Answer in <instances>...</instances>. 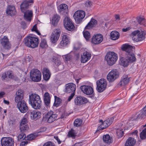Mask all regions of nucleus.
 I'll return each instance as SVG.
<instances>
[{
  "label": "nucleus",
  "instance_id": "51",
  "mask_svg": "<svg viewBox=\"0 0 146 146\" xmlns=\"http://www.w3.org/2000/svg\"><path fill=\"white\" fill-rule=\"evenodd\" d=\"M114 118L113 117L109 118L105 120L108 125L109 126L113 122V121Z\"/></svg>",
  "mask_w": 146,
  "mask_h": 146
},
{
  "label": "nucleus",
  "instance_id": "26",
  "mask_svg": "<svg viewBox=\"0 0 146 146\" xmlns=\"http://www.w3.org/2000/svg\"><path fill=\"white\" fill-rule=\"evenodd\" d=\"M43 77L45 80H48L49 79L51 74L49 70L46 68H43L42 70Z\"/></svg>",
  "mask_w": 146,
  "mask_h": 146
},
{
  "label": "nucleus",
  "instance_id": "62",
  "mask_svg": "<svg viewBox=\"0 0 146 146\" xmlns=\"http://www.w3.org/2000/svg\"><path fill=\"white\" fill-rule=\"evenodd\" d=\"M57 65H58L60 64V61L58 59L55 60V61L54 62Z\"/></svg>",
  "mask_w": 146,
  "mask_h": 146
},
{
  "label": "nucleus",
  "instance_id": "5",
  "mask_svg": "<svg viewBox=\"0 0 146 146\" xmlns=\"http://www.w3.org/2000/svg\"><path fill=\"white\" fill-rule=\"evenodd\" d=\"M105 59L108 64L110 66L113 64L117 59V54L113 52H109L107 54Z\"/></svg>",
  "mask_w": 146,
  "mask_h": 146
},
{
  "label": "nucleus",
  "instance_id": "19",
  "mask_svg": "<svg viewBox=\"0 0 146 146\" xmlns=\"http://www.w3.org/2000/svg\"><path fill=\"white\" fill-rule=\"evenodd\" d=\"M21 12L24 14V19L27 21H30L33 16V11L31 10L27 9Z\"/></svg>",
  "mask_w": 146,
  "mask_h": 146
},
{
  "label": "nucleus",
  "instance_id": "15",
  "mask_svg": "<svg viewBox=\"0 0 146 146\" xmlns=\"http://www.w3.org/2000/svg\"><path fill=\"white\" fill-rule=\"evenodd\" d=\"M88 102V101L86 98L81 96L76 97L74 100L75 104L79 106L86 103Z\"/></svg>",
  "mask_w": 146,
  "mask_h": 146
},
{
  "label": "nucleus",
  "instance_id": "44",
  "mask_svg": "<svg viewBox=\"0 0 146 146\" xmlns=\"http://www.w3.org/2000/svg\"><path fill=\"white\" fill-rule=\"evenodd\" d=\"M76 131L73 129H71V130L68 132V135L69 137L74 138L76 136Z\"/></svg>",
  "mask_w": 146,
  "mask_h": 146
},
{
  "label": "nucleus",
  "instance_id": "58",
  "mask_svg": "<svg viewBox=\"0 0 146 146\" xmlns=\"http://www.w3.org/2000/svg\"><path fill=\"white\" fill-rule=\"evenodd\" d=\"M131 29V27H128L126 28H123L122 29V31L123 32H126L130 30Z\"/></svg>",
  "mask_w": 146,
  "mask_h": 146
},
{
  "label": "nucleus",
  "instance_id": "48",
  "mask_svg": "<svg viewBox=\"0 0 146 146\" xmlns=\"http://www.w3.org/2000/svg\"><path fill=\"white\" fill-rule=\"evenodd\" d=\"M140 137L142 139H144L146 138V128L141 133Z\"/></svg>",
  "mask_w": 146,
  "mask_h": 146
},
{
  "label": "nucleus",
  "instance_id": "30",
  "mask_svg": "<svg viewBox=\"0 0 146 146\" xmlns=\"http://www.w3.org/2000/svg\"><path fill=\"white\" fill-rule=\"evenodd\" d=\"M60 19V17L57 14L54 15L52 17L51 23L54 26L57 25Z\"/></svg>",
  "mask_w": 146,
  "mask_h": 146
},
{
  "label": "nucleus",
  "instance_id": "61",
  "mask_svg": "<svg viewBox=\"0 0 146 146\" xmlns=\"http://www.w3.org/2000/svg\"><path fill=\"white\" fill-rule=\"evenodd\" d=\"M54 138L57 141L58 143L60 144L61 143V141H60L58 137L57 136H54Z\"/></svg>",
  "mask_w": 146,
  "mask_h": 146
},
{
  "label": "nucleus",
  "instance_id": "4",
  "mask_svg": "<svg viewBox=\"0 0 146 146\" xmlns=\"http://www.w3.org/2000/svg\"><path fill=\"white\" fill-rule=\"evenodd\" d=\"M130 35L132 37L133 40L136 42L141 41L145 38L144 32L138 30L132 32Z\"/></svg>",
  "mask_w": 146,
  "mask_h": 146
},
{
  "label": "nucleus",
  "instance_id": "22",
  "mask_svg": "<svg viewBox=\"0 0 146 146\" xmlns=\"http://www.w3.org/2000/svg\"><path fill=\"white\" fill-rule=\"evenodd\" d=\"M17 108L22 113H25L28 110V108L25 102L20 104L17 105Z\"/></svg>",
  "mask_w": 146,
  "mask_h": 146
},
{
  "label": "nucleus",
  "instance_id": "40",
  "mask_svg": "<svg viewBox=\"0 0 146 146\" xmlns=\"http://www.w3.org/2000/svg\"><path fill=\"white\" fill-rule=\"evenodd\" d=\"M23 97H18L17 96H16L15 97V102L17 104V105L20 104L22 102H25L23 100Z\"/></svg>",
  "mask_w": 146,
  "mask_h": 146
},
{
  "label": "nucleus",
  "instance_id": "14",
  "mask_svg": "<svg viewBox=\"0 0 146 146\" xmlns=\"http://www.w3.org/2000/svg\"><path fill=\"white\" fill-rule=\"evenodd\" d=\"M80 88L84 93L87 95H92L94 93L92 88L89 86H81Z\"/></svg>",
  "mask_w": 146,
  "mask_h": 146
},
{
  "label": "nucleus",
  "instance_id": "24",
  "mask_svg": "<svg viewBox=\"0 0 146 146\" xmlns=\"http://www.w3.org/2000/svg\"><path fill=\"white\" fill-rule=\"evenodd\" d=\"M7 14L9 15L13 16L16 14V11L14 6L9 5L8 6L6 11Z\"/></svg>",
  "mask_w": 146,
  "mask_h": 146
},
{
  "label": "nucleus",
  "instance_id": "13",
  "mask_svg": "<svg viewBox=\"0 0 146 146\" xmlns=\"http://www.w3.org/2000/svg\"><path fill=\"white\" fill-rule=\"evenodd\" d=\"M57 116L52 111H50L45 115V117L48 123H51L56 119Z\"/></svg>",
  "mask_w": 146,
  "mask_h": 146
},
{
  "label": "nucleus",
  "instance_id": "2",
  "mask_svg": "<svg viewBox=\"0 0 146 146\" xmlns=\"http://www.w3.org/2000/svg\"><path fill=\"white\" fill-rule=\"evenodd\" d=\"M29 104L35 109H39L41 107L40 98L36 94L33 93L29 95Z\"/></svg>",
  "mask_w": 146,
  "mask_h": 146
},
{
  "label": "nucleus",
  "instance_id": "38",
  "mask_svg": "<svg viewBox=\"0 0 146 146\" xmlns=\"http://www.w3.org/2000/svg\"><path fill=\"white\" fill-rule=\"evenodd\" d=\"M137 20L139 23L141 25L146 26V23H145V18L142 17H139L137 19Z\"/></svg>",
  "mask_w": 146,
  "mask_h": 146
},
{
  "label": "nucleus",
  "instance_id": "47",
  "mask_svg": "<svg viewBox=\"0 0 146 146\" xmlns=\"http://www.w3.org/2000/svg\"><path fill=\"white\" fill-rule=\"evenodd\" d=\"M93 2L91 1H88L84 4V7L85 9L90 7L92 5Z\"/></svg>",
  "mask_w": 146,
  "mask_h": 146
},
{
  "label": "nucleus",
  "instance_id": "33",
  "mask_svg": "<svg viewBox=\"0 0 146 146\" xmlns=\"http://www.w3.org/2000/svg\"><path fill=\"white\" fill-rule=\"evenodd\" d=\"M119 37V34L118 32L114 31H112L110 34V38L113 40L117 39Z\"/></svg>",
  "mask_w": 146,
  "mask_h": 146
},
{
  "label": "nucleus",
  "instance_id": "34",
  "mask_svg": "<svg viewBox=\"0 0 146 146\" xmlns=\"http://www.w3.org/2000/svg\"><path fill=\"white\" fill-rule=\"evenodd\" d=\"M44 101L46 106H49L50 103V100L49 94L48 92L45 93L44 94Z\"/></svg>",
  "mask_w": 146,
  "mask_h": 146
},
{
  "label": "nucleus",
  "instance_id": "8",
  "mask_svg": "<svg viewBox=\"0 0 146 146\" xmlns=\"http://www.w3.org/2000/svg\"><path fill=\"white\" fill-rule=\"evenodd\" d=\"M85 16V13L82 10H78L76 11L73 15L74 18L77 23H80Z\"/></svg>",
  "mask_w": 146,
  "mask_h": 146
},
{
  "label": "nucleus",
  "instance_id": "7",
  "mask_svg": "<svg viewBox=\"0 0 146 146\" xmlns=\"http://www.w3.org/2000/svg\"><path fill=\"white\" fill-rule=\"evenodd\" d=\"M96 84L97 91L99 92H102L106 89L107 82L105 79L102 78L97 81Z\"/></svg>",
  "mask_w": 146,
  "mask_h": 146
},
{
  "label": "nucleus",
  "instance_id": "23",
  "mask_svg": "<svg viewBox=\"0 0 146 146\" xmlns=\"http://www.w3.org/2000/svg\"><path fill=\"white\" fill-rule=\"evenodd\" d=\"M91 56V54L87 51L85 52L82 55L81 58V61L82 63H85L89 60Z\"/></svg>",
  "mask_w": 146,
  "mask_h": 146
},
{
  "label": "nucleus",
  "instance_id": "41",
  "mask_svg": "<svg viewBox=\"0 0 146 146\" xmlns=\"http://www.w3.org/2000/svg\"><path fill=\"white\" fill-rule=\"evenodd\" d=\"M38 136L37 133H35L34 134H32L28 135L26 139L29 140H32L36 138Z\"/></svg>",
  "mask_w": 146,
  "mask_h": 146
},
{
  "label": "nucleus",
  "instance_id": "12",
  "mask_svg": "<svg viewBox=\"0 0 146 146\" xmlns=\"http://www.w3.org/2000/svg\"><path fill=\"white\" fill-rule=\"evenodd\" d=\"M2 146H13L14 141L13 139L11 137H4L1 139Z\"/></svg>",
  "mask_w": 146,
  "mask_h": 146
},
{
  "label": "nucleus",
  "instance_id": "53",
  "mask_svg": "<svg viewBox=\"0 0 146 146\" xmlns=\"http://www.w3.org/2000/svg\"><path fill=\"white\" fill-rule=\"evenodd\" d=\"M31 31H35L39 35H40V33L38 31V30L37 29L36 25H35L33 26V28L31 29Z\"/></svg>",
  "mask_w": 146,
  "mask_h": 146
},
{
  "label": "nucleus",
  "instance_id": "55",
  "mask_svg": "<svg viewBox=\"0 0 146 146\" xmlns=\"http://www.w3.org/2000/svg\"><path fill=\"white\" fill-rule=\"evenodd\" d=\"M7 77H9V78H13V76L12 73L10 71H8L6 74Z\"/></svg>",
  "mask_w": 146,
  "mask_h": 146
},
{
  "label": "nucleus",
  "instance_id": "9",
  "mask_svg": "<svg viewBox=\"0 0 146 146\" xmlns=\"http://www.w3.org/2000/svg\"><path fill=\"white\" fill-rule=\"evenodd\" d=\"M60 30L59 28L54 30L50 38V40L52 43H55L57 42L60 37Z\"/></svg>",
  "mask_w": 146,
  "mask_h": 146
},
{
  "label": "nucleus",
  "instance_id": "36",
  "mask_svg": "<svg viewBox=\"0 0 146 146\" xmlns=\"http://www.w3.org/2000/svg\"><path fill=\"white\" fill-rule=\"evenodd\" d=\"M120 60V64L124 67H127L130 63L126 58H122Z\"/></svg>",
  "mask_w": 146,
  "mask_h": 146
},
{
  "label": "nucleus",
  "instance_id": "59",
  "mask_svg": "<svg viewBox=\"0 0 146 146\" xmlns=\"http://www.w3.org/2000/svg\"><path fill=\"white\" fill-rule=\"evenodd\" d=\"M65 60L66 61L70 60L71 58V56L70 55H68L65 57Z\"/></svg>",
  "mask_w": 146,
  "mask_h": 146
},
{
  "label": "nucleus",
  "instance_id": "45",
  "mask_svg": "<svg viewBox=\"0 0 146 146\" xmlns=\"http://www.w3.org/2000/svg\"><path fill=\"white\" fill-rule=\"evenodd\" d=\"M16 96L18 97H23L24 96V91L21 89H19L16 92Z\"/></svg>",
  "mask_w": 146,
  "mask_h": 146
},
{
  "label": "nucleus",
  "instance_id": "3",
  "mask_svg": "<svg viewBox=\"0 0 146 146\" xmlns=\"http://www.w3.org/2000/svg\"><path fill=\"white\" fill-rule=\"evenodd\" d=\"M23 42L26 46L32 48L37 47L39 43L38 38L31 36H28L25 38Z\"/></svg>",
  "mask_w": 146,
  "mask_h": 146
},
{
  "label": "nucleus",
  "instance_id": "21",
  "mask_svg": "<svg viewBox=\"0 0 146 146\" xmlns=\"http://www.w3.org/2000/svg\"><path fill=\"white\" fill-rule=\"evenodd\" d=\"M130 77L127 75H124L122 77L121 80L118 84V86H124L127 84L130 81Z\"/></svg>",
  "mask_w": 146,
  "mask_h": 146
},
{
  "label": "nucleus",
  "instance_id": "54",
  "mask_svg": "<svg viewBox=\"0 0 146 146\" xmlns=\"http://www.w3.org/2000/svg\"><path fill=\"white\" fill-rule=\"evenodd\" d=\"M43 146H55V145L51 142L48 141L44 143Z\"/></svg>",
  "mask_w": 146,
  "mask_h": 146
},
{
  "label": "nucleus",
  "instance_id": "57",
  "mask_svg": "<svg viewBox=\"0 0 146 146\" xmlns=\"http://www.w3.org/2000/svg\"><path fill=\"white\" fill-rule=\"evenodd\" d=\"M28 142L27 141L22 142L20 144V146H25L28 143Z\"/></svg>",
  "mask_w": 146,
  "mask_h": 146
},
{
  "label": "nucleus",
  "instance_id": "29",
  "mask_svg": "<svg viewBox=\"0 0 146 146\" xmlns=\"http://www.w3.org/2000/svg\"><path fill=\"white\" fill-rule=\"evenodd\" d=\"M97 21L94 19H92L90 21L86 27V29H90L92 28L95 27L97 24Z\"/></svg>",
  "mask_w": 146,
  "mask_h": 146
},
{
  "label": "nucleus",
  "instance_id": "16",
  "mask_svg": "<svg viewBox=\"0 0 146 146\" xmlns=\"http://www.w3.org/2000/svg\"><path fill=\"white\" fill-rule=\"evenodd\" d=\"M103 38V36L101 34L94 35L92 38V42L94 44H98L102 41Z\"/></svg>",
  "mask_w": 146,
  "mask_h": 146
},
{
  "label": "nucleus",
  "instance_id": "10",
  "mask_svg": "<svg viewBox=\"0 0 146 146\" xmlns=\"http://www.w3.org/2000/svg\"><path fill=\"white\" fill-rule=\"evenodd\" d=\"M119 76L118 72L116 69L111 70L107 76V80L110 82H113L118 78Z\"/></svg>",
  "mask_w": 146,
  "mask_h": 146
},
{
  "label": "nucleus",
  "instance_id": "35",
  "mask_svg": "<svg viewBox=\"0 0 146 146\" xmlns=\"http://www.w3.org/2000/svg\"><path fill=\"white\" fill-rule=\"evenodd\" d=\"M103 139L106 143L110 144L112 143V138H111L108 134L104 135L103 136Z\"/></svg>",
  "mask_w": 146,
  "mask_h": 146
},
{
  "label": "nucleus",
  "instance_id": "39",
  "mask_svg": "<svg viewBox=\"0 0 146 146\" xmlns=\"http://www.w3.org/2000/svg\"><path fill=\"white\" fill-rule=\"evenodd\" d=\"M55 101L54 103V106L56 107H58L60 105L61 103L62 100L56 96H54Z\"/></svg>",
  "mask_w": 146,
  "mask_h": 146
},
{
  "label": "nucleus",
  "instance_id": "52",
  "mask_svg": "<svg viewBox=\"0 0 146 146\" xmlns=\"http://www.w3.org/2000/svg\"><path fill=\"white\" fill-rule=\"evenodd\" d=\"M123 102H122L120 100L117 99L114 102L113 104L114 105L117 104V106H120Z\"/></svg>",
  "mask_w": 146,
  "mask_h": 146
},
{
  "label": "nucleus",
  "instance_id": "49",
  "mask_svg": "<svg viewBox=\"0 0 146 146\" xmlns=\"http://www.w3.org/2000/svg\"><path fill=\"white\" fill-rule=\"evenodd\" d=\"M25 137V134L23 133H21L19 134L17 137V140L18 141H21L24 139Z\"/></svg>",
  "mask_w": 146,
  "mask_h": 146
},
{
  "label": "nucleus",
  "instance_id": "43",
  "mask_svg": "<svg viewBox=\"0 0 146 146\" xmlns=\"http://www.w3.org/2000/svg\"><path fill=\"white\" fill-rule=\"evenodd\" d=\"M82 123V120L80 119H77L74 121V125L78 127L80 126Z\"/></svg>",
  "mask_w": 146,
  "mask_h": 146
},
{
  "label": "nucleus",
  "instance_id": "6",
  "mask_svg": "<svg viewBox=\"0 0 146 146\" xmlns=\"http://www.w3.org/2000/svg\"><path fill=\"white\" fill-rule=\"evenodd\" d=\"M30 77L32 81L35 82H38L41 79V74L40 72L37 69H33L30 72Z\"/></svg>",
  "mask_w": 146,
  "mask_h": 146
},
{
  "label": "nucleus",
  "instance_id": "56",
  "mask_svg": "<svg viewBox=\"0 0 146 146\" xmlns=\"http://www.w3.org/2000/svg\"><path fill=\"white\" fill-rule=\"evenodd\" d=\"M75 95L74 92H72L71 93V95L69 97L68 100V101H70L72 99Z\"/></svg>",
  "mask_w": 146,
  "mask_h": 146
},
{
  "label": "nucleus",
  "instance_id": "27",
  "mask_svg": "<svg viewBox=\"0 0 146 146\" xmlns=\"http://www.w3.org/2000/svg\"><path fill=\"white\" fill-rule=\"evenodd\" d=\"M31 117L34 120L36 121L39 119L41 117V113L36 111H33L31 112Z\"/></svg>",
  "mask_w": 146,
  "mask_h": 146
},
{
  "label": "nucleus",
  "instance_id": "20",
  "mask_svg": "<svg viewBox=\"0 0 146 146\" xmlns=\"http://www.w3.org/2000/svg\"><path fill=\"white\" fill-rule=\"evenodd\" d=\"M76 89V86L75 84L72 83H69L66 85L64 92L67 93L74 92Z\"/></svg>",
  "mask_w": 146,
  "mask_h": 146
},
{
  "label": "nucleus",
  "instance_id": "64",
  "mask_svg": "<svg viewBox=\"0 0 146 146\" xmlns=\"http://www.w3.org/2000/svg\"><path fill=\"white\" fill-rule=\"evenodd\" d=\"M5 94V93L4 92H0V98H2Z\"/></svg>",
  "mask_w": 146,
  "mask_h": 146
},
{
  "label": "nucleus",
  "instance_id": "18",
  "mask_svg": "<svg viewBox=\"0 0 146 146\" xmlns=\"http://www.w3.org/2000/svg\"><path fill=\"white\" fill-rule=\"evenodd\" d=\"M0 41L2 46L4 48L7 49H9L10 48L11 45L7 36H4L1 39Z\"/></svg>",
  "mask_w": 146,
  "mask_h": 146
},
{
  "label": "nucleus",
  "instance_id": "17",
  "mask_svg": "<svg viewBox=\"0 0 146 146\" xmlns=\"http://www.w3.org/2000/svg\"><path fill=\"white\" fill-rule=\"evenodd\" d=\"M27 120L26 118L23 119L20 124V129L21 132L27 130L29 129V126L27 125Z\"/></svg>",
  "mask_w": 146,
  "mask_h": 146
},
{
  "label": "nucleus",
  "instance_id": "31",
  "mask_svg": "<svg viewBox=\"0 0 146 146\" xmlns=\"http://www.w3.org/2000/svg\"><path fill=\"white\" fill-rule=\"evenodd\" d=\"M30 3H31L29 2L27 0L23 1L20 5L21 11H24L25 10L28 9L30 5Z\"/></svg>",
  "mask_w": 146,
  "mask_h": 146
},
{
  "label": "nucleus",
  "instance_id": "46",
  "mask_svg": "<svg viewBox=\"0 0 146 146\" xmlns=\"http://www.w3.org/2000/svg\"><path fill=\"white\" fill-rule=\"evenodd\" d=\"M84 37L87 40H89L90 37V33L88 31H86L83 32Z\"/></svg>",
  "mask_w": 146,
  "mask_h": 146
},
{
  "label": "nucleus",
  "instance_id": "32",
  "mask_svg": "<svg viewBox=\"0 0 146 146\" xmlns=\"http://www.w3.org/2000/svg\"><path fill=\"white\" fill-rule=\"evenodd\" d=\"M136 143L135 140L133 138L130 137L126 141L125 146H133Z\"/></svg>",
  "mask_w": 146,
  "mask_h": 146
},
{
  "label": "nucleus",
  "instance_id": "37",
  "mask_svg": "<svg viewBox=\"0 0 146 146\" xmlns=\"http://www.w3.org/2000/svg\"><path fill=\"white\" fill-rule=\"evenodd\" d=\"M100 122H102V124L98 127V128L99 129L102 130L108 126L106 120L103 122L102 120H100Z\"/></svg>",
  "mask_w": 146,
  "mask_h": 146
},
{
  "label": "nucleus",
  "instance_id": "60",
  "mask_svg": "<svg viewBox=\"0 0 146 146\" xmlns=\"http://www.w3.org/2000/svg\"><path fill=\"white\" fill-rule=\"evenodd\" d=\"M115 18L116 21H118L120 20L119 15H115Z\"/></svg>",
  "mask_w": 146,
  "mask_h": 146
},
{
  "label": "nucleus",
  "instance_id": "63",
  "mask_svg": "<svg viewBox=\"0 0 146 146\" xmlns=\"http://www.w3.org/2000/svg\"><path fill=\"white\" fill-rule=\"evenodd\" d=\"M81 143H75L73 146H81Z\"/></svg>",
  "mask_w": 146,
  "mask_h": 146
},
{
  "label": "nucleus",
  "instance_id": "42",
  "mask_svg": "<svg viewBox=\"0 0 146 146\" xmlns=\"http://www.w3.org/2000/svg\"><path fill=\"white\" fill-rule=\"evenodd\" d=\"M40 47L42 48H46L48 47L46 41L45 39H42L40 45Z\"/></svg>",
  "mask_w": 146,
  "mask_h": 146
},
{
  "label": "nucleus",
  "instance_id": "25",
  "mask_svg": "<svg viewBox=\"0 0 146 146\" xmlns=\"http://www.w3.org/2000/svg\"><path fill=\"white\" fill-rule=\"evenodd\" d=\"M62 40L60 42L59 45L62 46L66 45L69 43V38L68 35H64L62 36Z\"/></svg>",
  "mask_w": 146,
  "mask_h": 146
},
{
  "label": "nucleus",
  "instance_id": "11",
  "mask_svg": "<svg viewBox=\"0 0 146 146\" xmlns=\"http://www.w3.org/2000/svg\"><path fill=\"white\" fill-rule=\"evenodd\" d=\"M64 25L66 29L68 31L74 30L75 26L71 19L68 17H65L64 21Z\"/></svg>",
  "mask_w": 146,
  "mask_h": 146
},
{
  "label": "nucleus",
  "instance_id": "28",
  "mask_svg": "<svg viewBox=\"0 0 146 146\" xmlns=\"http://www.w3.org/2000/svg\"><path fill=\"white\" fill-rule=\"evenodd\" d=\"M68 9V6L65 4H60L58 7V11L61 14L66 13Z\"/></svg>",
  "mask_w": 146,
  "mask_h": 146
},
{
  "label": "nucleus",
  "instance_id": "50",
  "mask_svg": "<svg viewBox=\"0 0 146 146\" xmlns=\"http://www.w3.org/2000/svg\"><path fill=\"white\" fill-rule=\"evenodd\" d=\"M116 134L119 138L122 137L123 135V131L120 129H117L116 131Z\"/></svg>",
  "mask_w": 146,
  "mask_h": 146
},
{
  "label": "nucleus",
  "instance_id": "1",
  "mask_svg": "<svg viewBox=\"0 0 146 146\" xmlns=\"http://www.w3.org/2000/svg\"><path fill=\"white\" fill-rule=\"evenodd\" d=\"M122 50L125 52L126 58L130 63L135 61L136 58L133 53L134 49L133 47L128 44H124L121 47Z\"/></svg>",
  "mask_w": 146,
  "mask_h": 146
}]
</instances>
